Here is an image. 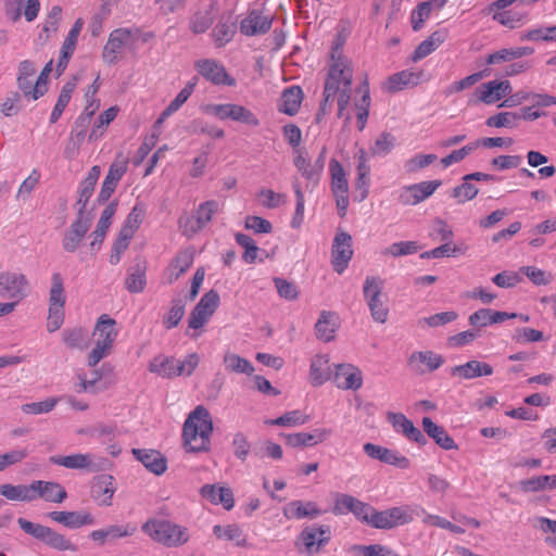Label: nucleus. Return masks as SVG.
<instances>
[{
    "label": "nucleus",
    "instance_id": "1",
    "mask_svg": "<svg viewBox=\"0 0 556 556\" xmlns=\"http://www.w3.org/2000/svg\"><path fill=\"white\" fill-rule=\"evenodd\" d=\"M353 74L352 61L343 55L338 47L333 48L319 109L323 114L326 113L328 105H332L337 97L338 116H343L351 100Z\"/></svg>",
    "mask_w": 556,
    "mask_h": 556
},
{
    "label": "nucleus",
    "instance_id": "2",
    "mask_svg": "<svg viewBox=\"0 0 556 556\" xmlns=\"http://www.w3.org/2000/svg\"><path fill=\"white\" fill-rule=\"evenodd\" d=\"M213 421L208 410L197 406L188 416L182 428L184 445L188 452H204L210 448Z\"/></svg>",
    "mask_w": 556,
    "mask_h": 556
},
{
    "label": "nucleus",
    "instance_id": "3",
    "mask_svg": "<svg viewBox=\"0 0 556 556\" xmlns=\"http://www.w3.org/2000/svg\"><path fill=\"white\" fill-rule=\"evenodd\" d=\"M116 321L106 314L101 315L94 326L96 345L88 355V366L96 367L104 357L111 354L118 331Z\"/></svg>",
    "mask_w": 556,
    "mask_h": 556
},
{
    "label": "nucleus",
    "instance_id": "4",
    "mask_svg": "<svg viewBox=\"0 0 556 556\" xmlns=\"http://www.w3.org/2000/svg\"><path fill=\"white\" fill-rule=\"evenodd\" d=\"M142 530L153 541L166 547H179L185 545L190 534L186 527L179 526L169 520H148Z\"/></svg>",
    "mask_w": 556,
    "mask_h": 556
},
{
    "label": "nucleus",
    "instance_id": "5",
    "mask_svg": "<svg viewBox=\"0 0 556 556\" xmlns=\"http://www.w3.org/2000/svg\"><path fill=\"white\" fill-rule=\"evenodd\" d=\"M17 523L25 533L31 535L52 549L60 552H76L78 549L77 544L50 527L31 522L25 518H18Z\"/></svg>",
    "mask_w": 556,
    "mask_h": 556
},
{
    "label": "nucleus",
    "instance_id": "6",
    "mask_svg": "<svg viewBox=\"0 0 556 556\" xmlns=\"http://www.w3.org/2000/svg\"><path fill=\"white\" fill-rule=\"evenodd\" d=\"M424 513V507L418 504L394 506L384 510H375L371 527L380 530H390L410 523L415 515Z\"/></svg>",
    "mask_w": 556,
    "mask_h": 556
},
{
    "label": "nucleus",
    "instance_id": "7",
    "mask_svg": "<svg viewBox=\"0 0 556 556\" xmlns=\"http://www.w3.org/2000/svg\"><path fill=\"white\" fill-rule=\"evenodd\" d=\"M384 280L378 276H367L363 286L364 299L376 323L384 324L388 320L389 307L383 299Z\"/></svg>",
    "mask_w": 556,
    "mask_h": 556
},
{
    "label": "nucleus",
    "instance_id": "8",
    "mask_svg": "<svg viewBox=\"0 0 556 556\" xmlns=\"http://www.w3.org/2000/svg\"><path fill=\"white\" fill-rule=\"evenodd\" d=\"M219 204L215 200L201 203L194 215L182 216L179 218V226L187 236H193L207 225L213 215L218 211Z\"/></svg>",
    "mask_w": 556,
    "mask_h": 556
},
{
    "label": "nucleus",
    "instance_id": "9",
    "mask_svg": "<svg viewBox=\"0 0 556 556\" xmlns=\"http://www.w3.org/2000/svg\"><path fill=\"white\" fill-rule=\"evenodd\" d=\"M206 112L219 119H231L252 127L260 125L258 118L251 110L235 103L211 104Z\"/></svg>",
    "mask_w": 556,
    "mask_h": 556
},
{
    "label": "nucleus",
    "instance_id": "10",
    "mask_svg": "<svg viewBox=\"0 0 556 556\" xmlns=\"http://www.w3.org/2000/svg\"><path fill=\"white\" fill-rule=\"evenodd\" d=\"M352 256V236L339 230L334 236L331 248V264L334 271L342 274L348 268Z\"/></svg>",
    "mask_w": 556,
    "mask_h": 556
},
{
    "label": "nucleus",
    "instance_id": "11",
    "mask_svg": "<svg viewBox=\"0 0 556 556\" xmlns=\"http://www.w3.org/2000/svg\"><path fill=\"white\" fill-rule=\"evenodd\" d=\"M28 280L17 273H0V296L14 299L16 304L27 295Z\"/></svg>",
    "mask_w": 556,
    "mask_h": 556
},
{
    "label": "nucleus",
    "instance_id": "12",
    "mask_svg": "<svg viewBox=\"0 0 556 556\" xmlns=\"http://www.w3.org/2000/svg\"><path fill=\"white\" fill-rule=\"evenodd\" d=\"M274 22V16L264 14L260 10H251L240 22V33L248 37L262 36L267 34Z\"/></svg>",
    "mask_w": 556,
    "mask_h": 556
},
{
    "label": "nucleus",
    "instance_id": "13",
    "mask_svg": "<svg viewBox=\"0 0 556 556\" xmlns=\"http://www.w3.org/2000/svg\"><path fill=\"white\" fill-rule=\"evenodd\" d=\"M194 68L214 85L233 86L236 80L228 75L225 66L214 59H202L194 63Z\"/></svg>",
    "mask_w": 556,
    "mask_h": 556
},
{
    "label": "nucleus",
    "instance_id": "14",
    "mask_svg": "<svg viewBox=\"0 0 556 556\" xmlns=\"http://www.w3.org/2000/svg\"><path fill=\"white\" fill-rule=\"evenodd\" d=\"M441 185V180H431L404 187L399 201L404 205H416L432 195Z\"/></svg>",
    "mask_w": 556,
    "mask_h": 556
},
{
    "label": "nucleus",
    "instance_id": "15",
    "mask_svg": "<svg viewBox=\"0 0 556 556\" xmlns=\"http://www.w3.org/2000/svg\"><path fill=\"white\" fill-rule=\"evenodd\" d=\"M300 540L303 542L308 554L318 552L327 545L331 539V529L329 526L313 525L305 527L300 533Z\"/></svg>",
    "mask_w": 556,
    "mask_h": 556
},
{
    "label": "nucleus",
    "instance_id": "16",
    "mask_svg": "<svg viewBox=\"0 0 556 556\" xmlns=\"http://www.w3.org/2000/svg\"><path fill=\"white\" fill-rule=\"evenodd\" d=\"M49 462L67 469L87 470L88 472H96L100 469L93 460L92 454L76 453L65 456L53 455L49 458Z\"/></svg>",
    "mask_w": 556,
    "mask_h": 556
},
{
    "label": "nucleus",
    "instance_id": "17",
    "mask_svg": "<svg viewBox=\"0 0 556 556\" xmlns=\"http://www.w3.org/2000/svg\"><path fill=\"white\" fill-rule=\"evenodd\" d=\"M511 91L513 88L508 80H492L480 85L475 94L479 101L492 104L510 94Z\"/></svg>",
    "mask_w": 556,
    "mask_h": 556
},
{
    "label": "nucleus",
    "instance_id": "18",
    "mask_svg": "<svg viewBox=\"0 0 556 556\" xmlns=\"http://www.w3.org/2000/svg\"><path fill=\"white\" fill-rule=\"evenodd\" d=\"M131 38V31L128 28L114 29L105 43L102 52L103 61L108 64H115L122 49Z\"/></svg>",
    "mask_w": 556,
    "mask_h": 556
},
{
    "label": "nucleus",
    "instance_id": "19",
    "mask_svg": "<svg viewBox=\"0 0 556 556\" xmlns=\"http://www.w3.org/2000/svg\"><path fill=\"white\" fill-rule=\"evenodd\" d=\"M126 170L127 161H116L113 164H111L97 198V202L99 204L105 203L112 197L117 187L118 181L124 176Z\"/></svg>",
    "mask_w": 556,
    "mask_h": 556
},
{
    "label": "nucleus",
    "instance_id": "20",
    "mask_svg": "<svg viewBox=\"0 0 556 556\" xmlns=\"http://www.w3.org/2000/svg\"><path fill=\"white\" fill-rule=\"evenodd\" d=\"M387 419L391 422L396 432L402 433L408 440L414 441L419 445H425L427 443V439L422 432L415 427L413 421H410L404 414L390 412L387 415Z\"/></svg>",
    "mask_w": 556,
    "mask_h": 556
},
{
    "label": "nucleus",
    "instance_id": "21",
    "mask_svg": "<svg viewBox=\"0 0 556 556\" xmlns=\"http://www.w3.org/2000/svg\"><path fill=\"white\" fill-rule=\"evenodd\" d=\"M333 381L343 390H358L363 384L362 371L351 364H340L336 367Z\"/></svg>",
    "mask_w": 556,
    "mask_h": 556
},
{
    "label": "nucleus",
    "instance_id": "22",
    "mask_svg": "<svg viewBox=\"0 0 556 556\" xmlns=\"http://www.w3.org/2000/svg\"><path fill=\"white\" fill-rule=\"evenodd\" d=\"M363 448L367 456L372 459H378L382 463L394 465L402 469L409 467V459L407 457L402 456L390 448L376 445L374 443H365Z\"/></svg>",
    "mask_w": 556,
    "mask_h": 556
},
{
    "label": "nucleus",
    "instance_id": "23",
    "mask_svg": "<svg viewBox=\"0 0 556 556\" xmlns=\"http://www.w3.org/2000/svg\"><path fill=\"white\" fill-rule=\"evenodd\" d=\"M135 458L150 472L161 476L167 469V459L159 451L152 448H132Z\"/></svg>",
    "mask_w": 556,
    "mask_h": 556
},
{
    "label": "nucleus",
    "instance_id": "24",
    "mask_svg": "<svg viewBox=\"0 0 556 556\" xmlns=\"http://www.w3.org/2000/svg\"><path fill=\"white\" fill-rule=\"evenodd\" d=\"M286 441V444L291 447H307L314 446L318 443L324 442L331 435L330 429H315L313 432H298L281 434Z\"/></svg>",
    "mask_w": 556,
    "mask_h": 556
},
{
    "label": "nucleus",
    "instance_id": "25",
    "mask_svg": "<svg viewBox=\"0 0 556 556\" xmlns=\"http://www.w3.org/2000/svg\"><path fill=\"white\" fill-rule=\"evenodd\" d=\"M516 317L517 313L500 312L493 311L491 308H480L469 316L468 321L471 327L477 328L480 331L481 328L489 325L500 324Z\"/></svg>",
    "mask_w": 556,
    "mask_h": 556
},
{
    "label": "nucleus",
    "instance_id": "26",
    "mask_svg": "<svg viewBox=\"0 0 556 556\" xmlns=\"http://www.w3.org/2000/svg\"><path fill=\"white\" fill-rule=\"evenodd\" d=\"M48 517L70 529L94 525V518L87 511H50Z\"/></svg>",
    "mask_w": 556,
    "mask_h": 556
},
{
    "label": "nucleus",
    "instance_id": "27",
    "mask_svg": "<svg viewBox=\"0 0 556 556\" xmlns=\"http://www.w3.org/2000/svg\"><path fill=\"white\" fill-rule=\"evenodd\" d=\"M116 491L114 478L111 475L99 476L91 486V497L100 506H111Z\"/></svg>",
    "mask_w": 556,
    "mask_h": 556
},
{
    "label": "nucleus",
    "instance_id": "28",
    "mask_svg": "<svg viewBox=\"0 0 556 556\" xmlns=\"http://www.w3.org/2000/svg\"><path fill=\"white\" fill-rule=\"evenodd\" d=\"M444 363V358L432 351L414 352L407 361L408 366L418 374H424L425 369L421 365H426L429 371H434Z\"/></svg>",
    "mask_w": 556,
    "mask_h": 556
},
{
    "label": "nucleus",
    "instance_id": "29",
    "mask_svg": "<svg viewBox=\"0 0 556 556\" xmlns=\"http://www.w3.org/2000/svg\"><path fill=\"white\" fill-rule=\"evenodd\" d=\"M200 494L214 505L222 504L227 510L231 509L235 505L233 494L230 488L204 484L200 489Z\"/></svg>",
    "mask_w": 556,
    "mask_h": 556
},
{
    "label": "nucleus",
    "instance_id": "30",
    "mask_svg": "<svg viewBox=\"0 0 556 556\" xmlns=\"http://www.w3.org/2000/svg\"><path fill=\"white\" fill-rule=\"evenodd\" d=\"M35 500L38 497L47 502L62 503L67 497L66 490L58 482L35 480Z\"/></svg>",
    "mask_w": 556,
    "mask_h": 556
},
{
    "label": "nucleus",
    "instance_id": "31",
    "mask_svg": "<svg viewBox=\"0 0 556 556\" xmlns=\"http://www.w3.org/2000/svg\"><path fill=\"white\" fill-rule=\"evenodd\" d=\"M90 225L91 224H88L86 220H74L70 228L64 232L62 239L63 249L70 253L75 252L88 232Z\"/></svg>",
    "mask_w": 556,
    "mask_h": 556
},
{
    "label": "nucleus",
    "instance_id": "32",
    "mask_svg": "<svg viewBox=\"0 0 556 556\" xmlns=\"http://www.w3.org/2000/svg\"><path fill=\"white\" fill-rule=\"evenodd\" d=\"M422 428L428 437L434 440V442L443 450H457L458 446L447 431L442 427L432 421L429 417L422 418Z\"/></svg>",
    "mask_w": 556,
    "mask_h": 556
},
{
    "label": "nucleus",
    "instance_id": "33",
    "mask_svg": "<svg viewBox=\"0 0 556 556\" xmlns=\"http://www.w3.org/2000/svg\"><path fill=\"white\" fill-rule=\"evenodd\" d=\"M194 253L190 249L179 251L168 266L167 283L172 285L182 276L192 265Z\"/></svg>",
    "mask_w": 556,
    "mask_h": 556
},
{
    "label": "nucleus",
    "instance_id": "34",
    "mask_svg": "<svg viewBox=\"0 0 556 556\" xmlns=\"http://www.w3.org/2000/svg\"><path fill=\"white\" fill-rule=\"evenodd\" d=\"M147 262L138 258L135 264L128 269V275L125 279V288L130 293H140L144 290L147 280Z\"/></svg>",
    "mask_w": 556,
    "mask_h": 556
},
{
    "label": "nucleus",
    "instance_id": "35",
    "mask_svg": "<svg viewBox=\"0 0 556 556\" xmlns=\"http://www.w3.org/2000/svg\"><path fill=\"white\" fill-rule=\"evenodd\" d=\"M492 374L493 367L490 364L476 359L452 368V375L459 376L463 379H475L482 376H491Z\"/></svg>",
    "mask_w": 556,
    "mask_h": 556
},
{
    "label": "nucleus",
    "instance_id": "36",
    "mask_svg": "<svg viewBox=\"0 0 556 556\" xmlns=\"http://www.w3.org/2000/svg\"><path fill=\"white\" fill-rule=\"evenodd\" d=\"M331 377L329 357L327 355H315L309 366V381L314 387L324 384Z\"/></svg>",
    "mask_w": 556,
    "mask_h": 556
},
{
    "label": "nucleus",
    "instance_id": "37",
    "mask_svg": "<svg viewBox=\"0 0 556 556\" xmlns=\"http://www.w3.org/2000/svg\"><path fill=\"white\" fill-rule=\"evenodd\" d=\"M34 481L30 484H0V495L9 501L33 502L35 501Z\"/></svg>",
    "mask_w": 556,
    "mask_h": 556
},
{
    "label": "nucleus",
    "instance_id": "38",
    "mask_svg": "<svg viewBox=\"0 0 556 556\" xmlns=\"http://www.w3.org/2000/svg\"><path fill=\"white\" fill-rule=\"evenodd\" d=\"M338 328V318L334 313L323 311L315 324L317 339L324 342H330L334 339V332Z\"/></svg>",
    "mask_w": 556,
    "mask_h": 556
},
{
    "label": "nucleus",
    "instance_id": "39",
    "mask_svg": "<svg viewBox=\"0 0 556 556\" xmlns=\"http://www.w3.org/2000/svg\"><path fill=\"white\" fill-rule=\"evenodd\" d=\"M303 100V91L300 86H290L282 91L279 111L289 116L295 115Z\"/></svg>",
    "mask_w": 556,
    "mask_h": 556
},
{
    "label": "nucleus",
    "instance_id": "40",
    "mask_svg": "<svg viewBox=\"0 0 556 556\" xmlns=\"http://www.w3.org/2000/svg\"><path fill=\"white\" fill-rule=\"evenodd\" d=\"M422 72L402 71L391 75L388 79L387 89L390 92H397L407 87H415L419 84Z\"/></svg>",
    "mask_w": 556,
    "mask_h": 556
},
{
    "label": "nucleus",
    "instance_id": "41",
    "mask_svg": "<svg viewBox=\"0 0 556 556\" xmlns=\"http://www.w3.org/2000/svg\"><path fill=\"white\" fill-rule=\"evenodd\" d=\"M36 74L35 64L25 60L22 61L18 65V75H17V86L20 90L23 92L24 97L33 99V76Z\"/></svg>",
    "mask_w": 556,
    "mask_h": 556
},
{
    "label": "nucleus",
    "instance_id": "42",
    "mask_svg": "<svg viewBox=\"0 0 556 556\" xmlns=\"http://www.w3.org/2000/svg\"><path fill=\"white\" fill-rule=\"evenodd\" d=\"M294 154L293 163L296 169L308 181V184L317 186L319 182V176L313 163L306 157V153L302 149H295Z\"/></svg>",
    "mask_w": 556,
    "mask_h": 556
},
{
    "label": "nucleus",
    "instance_id": "43",
    "mask_svg": "<svg viewBox=\"0 0 556 556\" xmlns=\"http://www.w3.org/2000/svg\"><path fill=\"white\" fill-rule=\"evenodd\" d=\"M237 31V25L231 22L230 18L224 21L220 20L212 30V37L215 46L222 48L230 42Z\"/></svg>",
    "mask_w": 556,
    "mask_h": 556
},
{
    "label": "nucleus",
    "instance_id": "44",
    "mask_svg": "<svg viewBox=\"0 0 556 556\" xmlns=\"http://www.w3.org/2000/svg\"><path fill=\"white\" fill-rule=\"evenodd\" d=\"M62 340L71 350H85L88 346V333L81 327L67 328L62 331Z\"/></svg>",
    "mask_w": 556,
    "mask_h": 556
},
{
    "label": "nucleus",
    "instance_id": "45",
    "mask_svg": "<svg viewBox=\"0 0 556 556\" xmlns=\"http://www.w3.org/2000/svg\"><path fill=\"white\" fill-rule=\"evenodd\" d=\"M176 359L169 356L157 355L149 364V370L163 378L176 377Z\"/></svg>",
    "mask_w": 556,
    "mask_h": 556
},
{
    "label": "nucleus",
    "instance_id": "46",
    "mask_svg": "<svg viewBox=\"0 0 556 556\" xmlns=\"http://www.w3.org/2000/svg\"><path fill=\"white\" fill-rule=\"evenodd\" d=\"M521 490L525 492H539L542 490L556 489V475L536 476L520 481Z\"/></svg>",
    "mask_w": 556,
    "mask_h": 556
},
{
    "label": "nucleus",
    "instance_id": "47",
    "mask_svg": "<svg viewBox=\"0 0 556 556\" xmlns=\"http://www.w3.org/2000/svg\"><path fill=\"white\" fill-rule=\"evenodd\" d=\"M76 88L75 80H70L61 89V92L58 97L56 103L52 110L51 116H50V123L54 124L59 121V118L62 116L65 108L71 101L72 93L74 92Z\"/></svg>",
    "mask_w": 556,
    "mask_h": 556
},
{
    "label": "nucleus",
    "instance_id": "48",
    "mask_svg": "<svg viewBox=\"0 0 556 556\" xmlns=\"http://www.w3.org/2000/svg\"><path fill=\"white\" fill-rule=\"evenodd\" d=\"M331 174V191L332 193L349 192V182L343 166L339 161L332 159L329 164Z\"/></svg>",
    "mask_w": 556,
    "mask_h": 556
},
{
    "label": "nucleus",
    "instance_id": "49",
    "mask_svg": "<svg viewBox=\"0 0 556 556\" xmlns=\"http://www.w3.org/2000/svg\"><path fill=\"white\" fill-rule=\"evenodd\" d=\"M186 302L181 298L173 299L168 312L163 317V324L166 329H173L182 319L185 315Z\"/></svg>",
    "mask_w": 556,
    "mask_h": 556
},
{
    "label": "nucleus",
    "instance_id": "50",
    "mask_svg": "<svg viewBox=\"0 0 556 556\" xmlns=\"http://www.w3.org/2000/svg\"><path fill=\"white\" fill-rule=\"evenodd\" d=\"M224 364L227 370L245 374L251 376L254 372L253 365L247 359L235 353H226L224 356Z\"/></svg>",
    "mask_w": 556,
    "mask_h": 556
},
{
    "label": "nucleus",
    "instance_id": "51",
    "mask_svg": "<svg viewBox=\"0 0 556 556\" xmlns=\"http://www.w3.org/2000/svg\"><path fill=\"white\" fill-rule=\"evenodd\" d=\"M65 300L63 278L60 273H54L51 277L49 307H64Z\"/></svg>",
    "mask_w": 556,
    "mask_h": 556
},
{
    "label": "nucleus",
    "instance_id": "52",
    "mask_svg": "<svg viewBox=\"0 0 556 556\" xmlns=\"http://www.w3.org/2000/svg\"><path fill=\"white\" fill-rule=\"evenodd\" d=\"M213 533L217 539H225L228 541H236L238 546H244L247 544L245 538L242 535V531L237 525H228L226 527L216 525L213 527Z\"/></svg>",
    "mask_w": 556,
    "mask_h": 556
},
{
    "label": "nucleus",
    "instance_id": "53",
    "mask_svg": "<svg viewBox=\"0 0 556 556\" xmlns=\"http://www.w3.org/2000/svg\"><path fill=\"white\" fill-rule=\"evenodd\" d=\"M198 84V77L194 76L187 85L178 92L173 101L165 109V115H172L177 112L192 94Z\"/></svg>",
    "mask_w": 556,
    "mask_h": 556
},
{
    "label": "nucleus",
    "instance_id": "54",
    "mask_svg": "<svg viewBox=\"0 0 556 556\" xmlns=\"http://www.w3.org/2000/svg\"><path fill=\"white\" fill-rule=\"evenodd\" d=\"M144 206L141 203L136 204L130 213L127 215L126 220L124 222L121 231L126 232L134 237L137 229L140 227L143 215H144Z\"/></svg>",
    "mask_w": 556,
    "mask_h": 556
},
{
    "label": "nucleus",
    "instance_id": "55",
    "mask_svg": "<svg viewBox=\"0 0 556 556\" xmlns=\"http://www.w3.org/2000/svg\"><path fill=\"white\" fill-rule=\"evenodd\" d=\"M290 508L293 509L292 517L298 519L302 518H315L323 514V510L319 509L314 502H302V501H293L289 504Z\"/></svg>",
    "mask_w": 556,
    "mask_h": 556
},
{
    "label": "nucleus",
    "instance_id": "56",
    "mask_svg": "<svg viewBox=\"0 0 556 556\" xmlns=\"http://www.w3.org/2000/svg\"><path fill=\"white\" fill-rule=\"evenodd\" d=\"M470 181L471 180H463L462 185L452 189L451 197L454 198L457 203L463 204L477 197L479 189Z\"/></svg>",
    "mask_w": 556,
    "mask_h": 556
},
{
    "label": "nucleus",
    "instance_id": "57",
    "mask_svg": "<svg viewBox=\"0 0 556 556\" xmlns=\"http://www.w3.org/2000/svg\"><path fill=\"white\" fill-rule=\"evenodd\" d=\"M420 247L416 241H400L394 242L382 251L383 255H391L393 257H400L410 255L418 252Z\"/></svg>",
    "mask_w": 556,
    "mask_h": 556
},
{
    "label": "nucleus",
    "instance_id": "58",
    "mask_svg": "<svg viewBox=\"0 0 556 556\" xmlns=\"http://www.w3.org/2000/svg\"><path fill=\"white\" fill-rule=\"evenodd\" d=\"M306 421L307 416L302 414L300 410H291L276 419L266 420V424L280 427H294L304 425Z\"/></svg>",
    "mask_w": 556,
    "mask_h": 556
},
{
    "label": "nucleus",
    "instance_id": "59",
    "mask_svg": "<svg viewBox=\"0 0 556 556\" xmlns=\"http://www.w3.org/2000/svg\"><path fill=\"white\" fill-rule=\"evenodd\" d=\"M520 119L519 114L515 112H501L493 116H490L485 121V125L489 127H506V128H514L516 127V122Z\"/></svg>",
    "mask_w": 556,
    "mask_h": 556
},
{
    "label": "nucleus",
    "instance_id": "60",
    "mask_svg": "<svg viewBox=\"0 0 556 556\" xmlns=\"http://www.w3.org/2000/svg\"><path fill=\"white\" fill-rule=\"evenodd\" d=\"M132 236L128 235L127 231L123 232L119 230L117 238L115 239L110 255V263L116 265L121 262L123 253L127 250Z\"/></svg>",
    "mask_w": 556,
    "mask_h": 556
},
{
    "label": "nucleus",
    "instance_id": "61",
    "mask_svg": "<svg viewBox=\"0 0 556 556\" xmlns=\"http://www.w3.org/2000/svg\"><path fill=\"white\" fill-rule=\"evenodd\" d=\"M237 243L244 249L243 260L244 262L252 264L255 262L257 257L258 248L255 241L248 235L237 233L236 235Z\"/></svg>",
    "mask_w": 556,
    "mask_h": 556
},
{
    "label": "nucleus",
    "instance_id": "62",
    "mask_svg": "<svg viewBox=\"0 0 556 556\" xmlns=\"http://www.w3.org/2000/svg\"><path fill=\"white\" fill-rule=\"evenodd\" d=\"M489 75H490V70H488V68L477 72V73H473V74L452 84L447 89V93L451 94L454 92H460V91L473 86L475 84H477L478 81H480L481 79H483L484 77H486Z\"/></svg>",
    "mask_w": 556,
    "mask_h": 556
},
{
    "label": "nucleus",
    "instance_id": "63",
    "mask_svg": "<svg viewBox=\"0 0 556 556\" xmlns=\"http://www.w3.org/2000/svg\"><path fill=\"white\" fill-rule=\"evenodd\" d=\"M395 138L390 132L380 134L374 144L370 148V152L374 155H387L394 148Z\"/></svg>",
    "mask_w": 556,
    "mask_h": 556
},
{
    "label": "nucleus",
    "instance_id": "64",
    "mask_svg": "<svg viewBox=\"0 0 556 556\" xmlns=\"http://www.w3.org/2000/svg\"><path fill=\"white\" fill-rule=\"evenodd\" d=\"M438 156L435 154H416L415 156L408 159L404 168L407 173H416L422 168L428 167L434 161H437Z\"/></svg>",
    "mask_w": 556,
    "mask_h": 556
}]
</instances>
